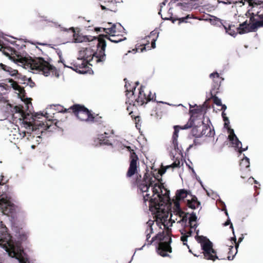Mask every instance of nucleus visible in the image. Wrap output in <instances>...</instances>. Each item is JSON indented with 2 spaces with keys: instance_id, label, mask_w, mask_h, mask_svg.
I'll list each match as a JSON object with an SVG mask.
<instances>
[{
  "instance_id": "54",
  "label": "nucleus",
  "mask_w": 263,
  "mask_h": 263,
  "mask_svg": "<svg viewBox=\"0 0 263 263\" xmlns=\"http://www.w3.org/2000/svg\"><path fill=\"white\" fill-rule=\"evenodd\" d=\"M243 238V237H241L239 238V239H238V243H237L238 244L239 242H240L242 240ZM233 239H234V240L235 242V243H236V244L237 243L236 242V237H234L233 238Z\"/></svg>"
},
{
  "instance_id": "35",
  "label": "nucleus",
  "mask_w": 263,
  "mask_h": 263,
  "mask_svg": "<svg viewBox=\"0 0 263 263\" xmlns=\"http://www.w3.org/2000/svg\"><path fill=\"white\" fill-rule=\"evenodd\" d=\"M211 22L213 25H217L219 27L221 26L223 27L224 25L223 24L222 21L216 17H215L213 20H212Z\"/></svg>"
},
{
  "instance_id": "50",
  "label": "nucleus",
  "mask_w": 263,
  "mask_h": 263,
  "mask_svg": "<svg viewBox=\"0 0 263 263\" xmlns=\"http://www.w3.org/2000/svg\"><path fill=\"white\" fill-rule=\"evenodd\" d=\"M192 8V4L189 3H185V5L183 6V9H190Z\"/></svg>"
},
{
  "instance_id": "43",
  "label": "nucleus",
  "mask_w": 263,
  "mask_h": 263,
  "mask_svg": "<svg viewBox=\"0 0 263 263\" xmlns=\"http://www.w3.org/2000/svg\"><path fill=\"white\" fill-rule=\"evenodd\" d=\"M180 161L179 160H177L176 159L173 163H172V165H173V168H175V167H180Z\"/></svg>"
},
{
  "instance_id": "44",
  "label": "nucleus",
  "mask_w": 263,
  "mask_h": 263,
  "mask_svg": "<svg viewBox=\"0 0 263 263\" xmlns=\"http://www.w3.org/2000/svg\"><path fill=\"white\" fill-rule=\"evenodd\" d=\"M8 72L11 76H14L18 74V71L12 69L11 67L10 70H9Z\"/></svg>"
},
{
  "instance_id": "47",
  "label": "nucleus",
  "mask_w": 263,
  "mask_h": 263,
  "mask_svg": "<svg viewBox=\"0 0 263 263\" xmlns=\"http://www.w3.org/2000/svg\"><path fill=\"white\" fill-rule=\"evenodd\" d=\"M251 24L252 23L251 22L250 23H248L247 20H246V21L241 23V26H245L246 27L250 29Z\"/></svg>"
},
{
  "instance_id": "25",
  "label": "nucleus",
  "mask_w": 263,
  "mask_h": 263,
  "mask_svg": "<svg viewBox=\"0 0 263 263\" xmlns=\"http://www.w3.org/2000/svg\"><path fill=\"white\" fill-rule=\"evenodd\" d=\"M230 135H229V139L231 141L232 144L234 145L237 148L239 147V145H241V142L238 140L234 134V130L232 129H229Z\"/></svg>"
},
{
  "instance_id": "13",
  "label": "nucleus",
  "mask_w": 263,
  "mask_h": 263,
  "mask_svg": "<svg viewBox=\"0 0 263 263\" xmlns=\"http://www.w3.org/2000/svg\"><path fill=\"white\" fill-rule=\"evenodd\" d=\"M151 186L152 187V195L154 197H157L159 199V200H157L158 203H159L160 208H165V206L164 205L165 201L163 196L168 197L169 191H166V192L164 195H162V189L164 188V186L162 183H154V182L153 183V185Z\"/></svg>"
},
{
  "instance_id": "21",
  "label": "nucleus",
  "mask_w": 263,
  "mask_h": 263,
  "mask_svg": "<svg viewBox=\"0 0 263 263\" xmlns=\"http://www.w3.org/2000/svg\"><path fill=\"white\" fill-rule=\"evenodd\" d=\"M114 134L113 130L108 129L107 131L104 132L103 134L98 135V139L100 144L108 145L109 141L108 138Z\"/></svg>"
},
{
  "instance_id": "6",
  "label": "nucleus",
  "mask_w": 263,
  "mask_h": 263,
  "mask_svg": "<svg viewBox=\"0 0 263 263\" xmlns=\"http://www.w3.org/2000/svg\"><path fill=\"white\" fill-rule=\"evenodd\" d=\"M105 39L109 40L110 42L118 43L126 40V37L124 36L123 34H117L115 35H111L108 36L107 34H100L98 37L97 47L100 48L99 51L96 53L95 56L97 61H105L106 59V54L105 53V48L106 46Z\"/></svg>"
},
{
  "instance_id": "15",
  "label": "nucleus",
  "mask_w": 263,
  "mask_h": 263,
  "mask_svg": "<svg viewBox=\"0 0 263 263\" xmlns=\"http://www.w3.org/2000/svg\"><path fill=\"white\" fill-rule=\"evenodd\" d=\"M100 48H98L97 47V50L96 52H93L90 48H85L84 50L81 51L80 54L81 55V59H83L88 62H92L93 60H95L96 63H98L99 62H103L104 61H97V59L96 58V56H95V53L99 52Z\"/></svg>"
},
{
  "instance_id": "8",
  "label": "nucleus",
  "mask_w": 263,
  "mask_h": 263,
  "mask_svg": "<svg viewBox=\"0 0 263 263\" xmlns=\"http://www.w3.org/2000/svg\"><path fill=\"white\" fill-rule=\"evenodd\" d=\"M63 112H72L80 120L89 122L92 119L91 111L83 105L75 104Z\"/></svg>"
},
{
  "instance_id": "53",
  "label": "nucleus",
  "mask_w": 263,
  "mask_h": 263,
  "mask_svg": "<svg viewBox=\"0 0 263 263\" xmlns=\"http://www.w3.org/2000/svg\"><path fill=\"white\" fill-rule=\"evenodd\" d=\"M221 106V110H222L223 112H224V111L227 109V106L224 104H222L221 103V105H220Z\"/></svg>"
},
{
  "instance_id": "18",
  "label": "nucleus",
  "mask_w": 263,
  "mask_h": 263,
  "mask_svg": "<svg viewBox=\"0 0 263 263\" xmlns=\"http://www.w3.org/2000/svg\"><path fill=\"white\" fill-rule=\"evenodd\" d=\"M167 2V0H164L162 3H160V8L161 9H160L159 11V14L162 15L161 14V8L163 6H165V4ZM161 17L164 19V20H172V22L173 23H174L175 21L178 20L179 21V24H180L181 23H188L189 22V21H188L189 19H191L192 18V17L191 16V15L190 14H188L187 15H186L184 17H177V18H174V17H172V15L170 16V17H163L162 16H161Z\"/></svg>"
},
{
  "instance_id": "34",
  "label": "nucleus",
  "mask_w": 263,
  "mask_h": 263,
  "mask_svg": "<svg viewBox=\"0 0 263 263\" xmlns=\"http://www.w3.org/2000/svg\"><path fill=\"white\" fill-rule=\"evenodd\" d=\"M8 82L9 83H11V87L15 90H18L19 89H21V86L19 85L18 84V83L14 81L13 79H9V80H8Z\"/></svg>"
},
{
  "instance_id": "64",
  "label": "nucleus",
  "mask_w": 263,
  "mask_h": 263,
  "mask_svg": "<svg viewBox=\"0 0 263 263\" xmlns=\"http://www.w3.org/2000/svg\"><path fill=\"white\" fill-rule=\"evenodd\" d=\"M0 45H2V44H1V41H0Z\"/></svg>"
},
{
  "instance_id": "24",
  "label": "nucleus",
  "mask_w": 263,
  "mask_h": 263,
  "mask_svg": "<svg viewBox=\"0 0 263 263\" xmlns=\"http://www.w3.org/2000/svg\"><path fill=\"white\" fill-rule=\"evenodd\" d=\"M202 136H205L206 137H212L215 135V131L214 128H212L209 125L205 124L202 122Z\"/></svg>"
},
{
  "instance_id": "14",
  "label": "nucleus",
  "mask_w": 263,
  "mask_h": 263,
  "mask_svg": "<svg viewBox=\"0 0 263 263\" xmlns=\"http://www.w3.org/2000/svg\"><path fill=\"white\" fill-rule=\"evenodd\" d=\"M88 64L90 65H92L83 59H78V61L73 64V67H71V68L80 73H85L88 67Z\"/></svg>"
},
{
  "instance_id": "41",
  "label": "nucleus",
  "mask_w": 263,
  "mask_h": 263,
  "mask_svg": "<svg viewBox=\"0 0 263 263\" xmlns=\"http://www.w3.org/2000/svg\"><path fill=\"white\" fill-rule=\"evenodd\" d=\"M201 144V143L200 141V140H199L197 139H195L193 141V143L192 144H191L189 148H191V147H193L194 146L199 145Z\"/></svg>"
},
{
  "instance_id": "60",
  "label": "nucleus",
  "mask_w": 263,
  "mask_h": 263,
  "mask_svg": "<svg viewBox=\"0 0 263 263\" xmlns=\"http://www.w3.org/2000/svg\"><path fill=\"white\" fill-rule=\"evenodd\" d=\"M241 177L242 178H246V176H243L242 175L241 176Z\"/></svg>"
},
{
  "instance_id": "2",
  "label": "nucleus",
  "mask_w": 263,
  "mask_h": 263,
  "mask_svg": "<svg viewBox=\"0 0 263 263\" xmlns=\"http://www.w3.org/2000/svg\"><path fill=\"white\" fill-rule=\"evenodd\" d=\"M155 182L152 177L147 173H145L142 180H136V184L140 193L142 196L143 205L147 208L148 206L149 211L152 213H158L166 212L165 208H160L159 203L158 202L159 199L157 197H154L151 196L148 193L151 186Z\"/></svg>"
},
{
  "instance_id": "32",
  "label": "nucleus",
  "mask_w": 263,
  "mask_h": 263,
  "mask_svg": "<svg viewBox=\"0 0 263 263\" xmlns=\"http://www.w3.org/2000/svg\"><path fill=\"white\" fill-rule=\"evenodd\" d=\"M91 117L92 119L89 120V123H97L101 124L102 122V118L98 114L95 115L92 113Z\"/></svg>"
},
{
  "instance_id": "59",
  "label": "nucleus",
  "mask_w": 263,
  "mask_h": 263,
  "mask_svg": "<svg viewBox=\"0 0 263 263\" xmlns=\"http://www.w3.org/2000/svg\"><path fill=\"white\" fill-rule=\"evenodd\" d=\"M165 167L166 168V170L168 169V168H173V165L172 164L171 165H167Z\"/></svg>"
},
{
  "instance_id": "20",
  "label": "nucleus",
  "mask_w": 263,
  "mask_h": 263,
  "mask_svg": "<svg viewBox=\"0 0 263 263\" xmlns=\"http://www.w3.org/2000/svg\"><path fill=\"white\" fill-rule=\"evenodd\" d=\"M158 34L159 33L157 31L154 30L150 33L149 35L146 37L148 42L150 40L151 41V46H149V44H145V46L141 49L142 51H143V50H145L146 48L148 49H151V48H155L156 47L155 42L158 37Z\"/></svg>"
},
{
  "instance_id": "46",
  "label": "nucleus",
  "mask_w": 263,
  "mask_h": 263,
  "mask_svg": "<svg viewBox=\"0 0 263 263\" xmlns=\"http://www.w3.org/2000/svg\"><path fill=\"white\" fill-rule=\"evenodd\" d=\"M14 109H15L16 112H19L22 114V116H23V114H24V111L22 110V108H21L20 107L15 106L14 107Z\"/></svg>"
},
{
  "instance_id": "5",
  "label": "nucleus",
  "mask_w": 263,
  "mask_h": 263,
  "mask_svg": "<svg viewBox=\"0 0 263 263\" xmlns=\"http://www.w3.org/2000/svg\"><path fill=\"white\" fill-rule=\"evenodd\" d=\"M190 106V108H192L191 105ZM189 112L190 114H191V116L186 124L183 126L175 125L174 126V132L172 136V144L174 149L179 154L182 153V148L178 146L177 141L178 133L180 129H187L191 128L194 123L196 118L197 117V116L195 115L201 114L202 112V108L197 106L196 108L193 109H190Z\"/></svg>"
},
{
  "instance_id": "23",
  "label": "nucleus",
  "mask_w": 263,
  "mask_h": 263,
  "mask_svg": "<svg viewBox=\"0 0 263 263\" xmlns=\"http://www.w3.org/2000/svg\"><path fill=\"white\" fill-rule=\"evenodd\" d=\"M202 121L199 122L198 125H195V123L191 127L192 129L191 130V134L193 136L196 138H199L202 137Z\"/></svg>"
},
{
  "instance_id": "33",
  "label": "nucleus",
  "mask_w": 263,
  "mask_h": 263,
  "mask_svg": "<svg viewBox=\"0 0 263 263\" xmlns=\"http://www.w3.org/2000/svg\"><path fill=\"white\" fill-rule=\"evenodd\" d=\"M6 103L7 108L8 109L12 108V105L8 102V100L4 97L3 94L0 92V104Z\"/></svg>"
},
{
  "instance_id": "29",
  "label": "nucleus",
  "mask_w": 263,
  "mask_h": 263,
  "mask_svg": "<svg viewBox=\"0 0 263 263\" xmlns=\"http://www.w3.org/2000/svg\"><path fill=\"white\" fill-rule=\"evenodd\" d=\"M210 77L213 79L215 83H216V85L215 86V87L219 86L221 81L223 80L221 77H220L219 73L217 72H215L210 74Z\"/></svg>"
},
{
  "instance_id": "22",
  "label": "nucleus",
  "mask_w": 263,
  "mask_h": 263,
  "mask_svg": "<svg viewBox=\"0 0 263 263\" xmlns=\"http://www.w3.org/2000/svg\"><path fill=\"white\" fill-rule=\"evenodd\" d=\"M238 23V22H232L228 27L226 25H223V27L226 30V32L231 36H235L237 34V31L236 28H237L239 26Z\"/></svg>"
},
{
  "instance_id": "19",
  "label": "nucleus",
  "mask_w": 263,
  "mask_h": 263,
  "mask_svg": "<svg viewBox=\"0 0 263 263\" xmlns=\"http://www.w3.org/2000/svg\"><path fill=\"white\" fill-rule=\"evenodd\" d=\"M73 33V38L75 43H82L83 42H90L96 39V37L91 36H84L78 33H76L74 28L71 27L69 29Z\"/></svg>"
},
{
  "instance_id": "3",
  "label": "nucleus",
  "mask_w": 263,
  "mask_h": 263,
  "mask_svg": "<svg viewBox=\"0 0 263 263\" xmlns=\"http://www.w3.org/2000/svg\"><path fill=\"white\" fill-rule=\"evenodd\" d=\"M144 86H141L138 89L139 92L137 96L135 95L136 87L133 88L132 90H126L127 99L126 103L128 104L129 106L127 107V110H129L131 106L138 107L147 104L151 101H156L155 93L152 94L149 90H146Z\"/></svg>"
},
{
  "instance_id": "31",
  "label": "nucleus",
  "mask_w": 263,
  "mask_h": 263,
  "mask_svg": "<svg viewBox=\"0 0 263 263\" xmlns=\"http://www.w3.org/2000/svg\"><path fill=\"white\" fill-rule=\"evenodd\" d=\"M239 165L240 169L248 168L250 166L249 159L247 157H245L240 162Z\"/></svg>"
},
{
  "instance_id": "56",
  "label": "nucleus",
  "mask_w": 263,
  "mask_h": 263,
  "mask_svg": "<svg viewBox=\"0 0 263 263\" xmlns=\"http://www.w3.org/2000/svg\"><path fill=\"white\" fill-rule=\"evenodd\" d=\"M103 28H95V31H101L102 30H103Z\"/></svg>"
},
{
  "instance_id": "58",
  "label": "nucleus",
  "mask_w": 263,
  "mask_h": 263,
  "mask_svg": "<svg viewBox=\"0 0 263 263\" xmlns=\"http://www.w3.org/2000/svg\"><path fill=\"white\" fill-rule=\"evenodd\" d=\"M192 231L191 230H190L186 233V235H189V237L192 235Z\"/></svg>"
},
{
  "instance_id": "61",
  "label": "nucleus",
  "mask_w": 263,
  "mask_h": 263,
  "mask_svg": "<svg viewBox=\"0 0 263 263\" xmlns=\"http://www.w3.org/2000/svg\"><path fill=\"white\" fill-rule=\"evenodd\" d=\"M178 4H180L181 6H183V4L181 3H179Z\"/></svg>"
},
{
  "instance_id": "7",
  "label": "nucleus",
  "mask_w": 263,
  "mask_h": 263,
  "mask_svg": "<svg viewBox=\"0 0 263 263\" xmlns=\"http://www.w3.org/2000/svg\"><path fill=\"white\" fill-rule=\"evenodd\" d=\"M196 239L201 244L204 258L213 261L218 259L216 251L213 248V243L208 238L203 236H198Z\"/></svg>"
},
{
  "instance_id": "48",
  "label": "nucleus",
  "mask_w": 263,
  "mask_h": 263,
  "mask_svg": "<svg viewBox=\"0 0 263 263\" xmlns=\"http://www.w3.org/2000/svg\"><path fill=\"white\" fill-rule=\"evenodd\" d=\"M166 171V168H165V167H162L161 168L160 170H159L158 171V173L160 175H163L165 172Z\"/></svg>"
},
{
  "instance_id": "40",
  "label": "nucleus",
  "mask_w": 263,
  "mask_h": 263,
  "mask_svg": "<svg viewBox=\"0 0 263 263\" xmlns=\"http://www.w3.org/2000/svg\"><path fill=\"white\" fill-rule=\"evenodd\" d=\"M28 238V235L26 233H23L20 235V239L22 241H25L27 240Z\"/></svg>"
},
{
  "instance_id": "11",
  "label": "nucleus",
  "mask_w": 263,
  "mask_h": 263,
  "mask_svg": "<svg viewBox=\"0 0 263 263\" xmlns=\"http://www.w3.org/2000/svg\"><path fill=\"white\" fill-rule=\"evenodd\" d=\"M42 118H45V117L44 116L42 113H37L33 116V120H34L33 126L35 127L36 129H40L41 128L43 129H50V127H51L53 125L57 127H59L58 125L59 122L57 121V120H48L46 121V119H45V121L38 120V119Z\"/></svg>"
},
{
  "instance_id": "63",
  "label": "nucleus",
  "mask_w": 263,
  "mask_h": 263,
  "mask_svg": "<svg viewBox=\"0 0 263 263\" xmlns=\"http://www.w3.org/2000/svg\"><path fill=\"white\" fill-rule=\"evenodd\" d=\"M254 182H255V183H257V181H256V180H255V181H254Z\"/></svg>"
},
{
  "instance_id": "42",
  "label": "nucleus",
  "mask_w": 263,
  "mask_h": 263,
  "mask_svg": "<svg viewBox=\"0 0 263 263\" xmlns=\"http://www.w3.org/2000/svg\"><path fill=\"white\" fill-rule=\"evenodd\" d=\"M0 67L3 69L4 71L8 72L11 69V67L9 66H7L2 63H0Z\"/></svg>"
},
{
  "instance_id": "57",
  "label": "nucleus",
  "mask_w": 263,
  "mask_h": 263,
  "mask_svg": "<svg viewBox=\"0 0 263 263\" xmlns=\"http://www.w3.org/2000/svg\"><path fill=\"white\" fill-rule=\"evenodd\" d=\"M222 210L224 211L226 215L229 217V214H228V211L226 209V206H224V208L223 209H222Z\"/></svg>"
},
{
  "instance_id": "45",
  "label": "nucleus",
  "mask_w": 263,
  "mask_h": 263,
  "mask_svg": "<svg viewBox=\"0 0 263 263\" xmlns=\"http://www.w3.org/2000/svg\"><path fill=\"white\" fill-rule=\"evenodd\" d=\"M229 224H230V228L232 230L233 232L234 233V229H233V224L231 222L230 219L228 217L227 220L226 221V222L224 223V225L225 226H228Z\"/></svg>"
},
{
  "instance_id": "26",
  "label": "nucleus",
  "mask_w": 263,
  "mask_h": 263,
  "mask_svg": "<svg viewBox=\"0 0 263 263\" xmlns=\"http://www.w3.org/2000/svg\"><path fill=\"white\" fill-rule=\"evenodd\" d=\"M118 30H124L123 27L120 24L118 25L113 24L110 27L103 28V31L107 33L108 36L111 35V32L112 31L114 32V31H117Z\"/></svg>"
},
{
  "instance_id": "49",
  "label": "nucleus",
  "mask_w": 263,
  "mask_h": 263,
  "mask_svg": "<svg viewBox=\"0 0 263 263\" xmlns=\"http://www.w3.org/2000/svg\"><path fill=\"white\" fill-rule=\"evenodd\" d=\"M122 33H124L123 30H118L117 31H114V32L112 31V32H111V35H115L117 34H122Z\"/></svg>"
},
{
  "instance_id": "12",
  "label": "nucleus",
  "mask_w": 263,
  "mask_h": 263,
  "mask_svg": "<svg viewBox=\"0 0 263 263\" xmlns=\"http://www.w3.org/2000/svg\"><path fill=\"white\" fill-rule=\"evenodd\" d=\"M126 148L130 152L129 166L126 173V177L129 178L137 173L139 158L134 150L130 146H126Z\"/></svg>"
},
{
  "instance_id": "37",
  "label": "nucleus",
  "mask_w": 263,
  "mask_h": 263,
  "mask_svg": "<svg viewBox=\"0 0 263 263\" xmlns=\"http://www.w3.org/2000/svg\"><path fill=\"white\" fill-rule=\"evenodd\" d=\"M177 214L179 215L180 217H182V220H187V213H185L183 211H182V210L179 209L177 211Z\"/></svg>"
},
{
  "instance_id": "55",
  "label": "nucleus",
  "mask_w": 263,
  "mask_h": 263,
  "mask_svg": "<svg viewBox=\"0 0 263 263\" xmlns=\"http://www.w3.org/2000/svg\"><path fill=\"white\" fill-rule=\"evenodd\" d=\"M175 206L176 207V210L177 211L179 209H180V204L178 202H176L175 203Z\"/></svg>"
},
{
  "instance_id": "38",
  "label": "nucleus",
  "mask_w": 263,
  "mask_h": 263,
  "mask_svg": "<svg viewBox=\"0 0 263 263\" xmlns=\"http://www.w3.org/2000/svg\"><path fill=\"white\" fill-rule=\"evenodd\" d=\"M221 115H222L223 121L225 122L224 127H228V124L229 123V119L227 117H226V114L224 112L222 111Z\"/></svg>"
},
{
  "instance_id": "36",
  "label": "nucleus",
  "mask_w": 263,
  "mask_h": 263,
  "mask_svg": "<svg viewBox=\"0 0 263 263\" xmlns=\"http://www.w3.org/2000/svg\"><path fill=\"white\" fill-rule=\"evenodd\" d=\"M211 99L213 100V103L215 104L217 106L221 105V100L217 97L216 95H213L211 93Z\"/></svg>"
},
{
  "instance_id": "27",
  "label": "nucleus",
  "mask_w": 263,
  "mask_h": 263,
  "mask_svg": "<svg viewBox=\"0 0 263 263\" xmlns=\"http://www.w3.org/2000/svg\"><path fill=\"white\" fill-rule=\"evenodd\" d=\"M236 29L237 31V33H239L240 34L246 33L249 32L255 31L256 30L255 29H253L252 27V24H251V27L250 29L246 27L245 26H241V23L239 24V26L237 28H236Z\"/></svg>"
},
{
  "instance_id": "51",
  "label": "nucleus",
  "mask_w": 263,
  "mask_h": 263,
  "mask_svg": "<svg viewBox=\"0 0 263 263\" xmlns=\"http://www.w3.org/2000/svg\"><path fill=\"white\" fill-rule=\"evenodd\" d=\"M18 91H19L20 94L22 95L23 96H24L25 93V90L23 87H21V89H19Z\"/></svg>"
},
{
  "instance_id": "30",
  "label": "nucleus",
  "mask_w": 263,
  "mask_h": 263,
  "mask_svg": "<svg viewBox=\"0 0 263 263\" xmlns=\"http://www.w3.org/2000/svg\"><path fill=\"white\" fill-rule=\"evenodd\" d=\"M197 218L195 213L193 212L189 218V224L191 228H196L197 227L196 223Z\"/></svg>"
},
{
  "instance_id": "39",
  "label": "nucleus",
  "mask_w": 263,
  "mask_h": 263,
  "mask_svg": "<svg viewBox=\"0 0 263 263\" xmlns=\"http://www.w3.org/2000/svg\"><path fill=\"white\" fill-rule=\"evenodd\" d=\"M188 237L189 235H186L185 234H184L181 237L180 239L182 241L183 245H186L189 248V246L187 245Z\"/></svg>"
},
{
  "instance_id": "17",
  "label": "nucleus",
  "mask_w": 263,
  "mask_h": 263,
  "mask_svg": "<svg viewBox=\"0 0 263 263\" xmlns=\"http://www.w3.org/2000/svg\"><path fill=\"white\" fill-rule=\"evenodd\" d=\"M102 10L116 12L117 11L116 0H100Z\"/></svg>"
},
{
  "instance_id": "62",
  "label": "nucleus",
  "mask_w": 263,
  "mask_h": 263,
  "mask_svg": "<svg viewBox=\"0 0 263 263\" xmlns=\"http://www.w3.org/2000/svg\"><path fill=\"white\" fill-rule=\"evenodd\" d=\"M194 255L195 256H199V255H197L195 254H194Z\"/></svg>"
},
{
  "instance_id": "28",
  "label": "nucleus",
  "mask_w": 263,
  "mask_h": 263,
  "mask_svg": "<svg viewBox=\"0 0 263 263\" xmlns=\"http://www.w3.org/2000/svg\"><path fill=\"white\" fill-rule=\"evenodd\" d=\"M239 244L236 243L235 245V248L234 249L233 246H231L230 247L229 251L228 252V256L227 257V258L229 260H233L234 258V257L236 255V254L237 252V248H238Z\"/></svg>"
},
{
  "instance_id": "4",
  "label": "nucleus",
  "mask_w": 263,
  "mask_h": 263,
  "mask_svg": "<svg viewBox=\"0 0 263 263\" xmlns=\"http://www.w3.org/2000/svg\"><path fill=\"white\" fill-rule=\"evenodd\" d=\"M17 61L23 64L25 66L30 68L31 70L37 72H42L45 76H48L50 73L52 74L56 73V68L50 65L43 58H35L32 59L31 57L28 58L22 56H17Z\"/></svg>"
},
{
  "instance_id": "16",
  "label": "nucleus",
  "mask_w": 263,
  "mask_h": 263,
  "mask_svg": "<svg viewBox=\"0 0 263 263\" xmlns=\"http://www.w3.org/2000/svg\"><path fill=\"white\" fill-rule=\"evenodd\" d=\"M255 16L256 18L254 16H251L250 22L252 23V28L256 30L258 28L263 27V12H258Z\"/></svg>"
},
{
  "instance_id": "52",
  "label": "nucleus",
  "mask_w": 263,
  "mask_h": 263,
  "mask_svg": "<svg viewBox=\"0 0 263 263\" xmlns=\"http://www.w3.org/2000/svg\"><path fill=\"white\" fill-rule=\"evenodd\" d=\"M238 148H239L238 152L239 153L241 154L242 152L246 151L248 148V147H247L246 148H242L241 146H240L239 145Z\"/></svg>"
},
{
  "instance_id": "9",
  "label": "nucleus",
  "mask_w": 263,
  "mask_h": 263,
  "mask_svg": "<svg viewBox=\"0 0 263 263\" xmlns=\"http://www.w3.org/2000/svg\"><path fill=\"white\" fill-rule=\"evenodd\" d=\"M0 247L7 252L9 256L17 259L19 263H27V259L24 258L21 253H18L14 250V247L11 244L9 238L1 237Z\"/></svg>"
},
{
  "instance_id": "10",
  "label": "nucleus",
  "mask_w": 263,
  "mask_h": 263,
  "mask_svg": "<svg viewBox=\"0 0 263 263\" xmlns=\"http://www.w3.org/2000/svg\"><path fill=\"white\" fill-rule=\"evenodd\" d=\"M187 195H190L191 199H187L186 205L189 208L195 210L200 205V202L195 195H192L190 191L181 189L178 190L176 194V200L178 201L183 200Z\"/></svg>"
},
{
  "instance_id": "1",
  "label": "nucleus",
  "mask_w": 263,
  "mask_h": 263,
  "mask_svg": "<svg viewBox=\"0 0 263 263\" xmlns=\"http://www.w3.org/2000/svg\"><path fill=\"white\" fill-rule=\"evenodd\" d=\"M156 215V223L162 229V232H159L157 235L153 237L151 240L149 239L151 237V235L154 233L153 229L152 228L154 224V221L149 220L146 222V225L148 228L145 231L146 234V241L147 245H151L153 243L157 245L156 251L157 253L162 257H167L169 255L167 253H172V249L171 244L172 242V229L169 228L168 225L169 222L167 221L168 216L166 212L153 213Z\"/></svg>"
}]
</instances>
